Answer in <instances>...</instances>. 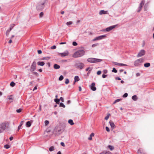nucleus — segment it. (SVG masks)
<instances>
[{
  "label": "nucleus",
  "instance_id": "1",
  "mask_svg": "<svg viewBox=\"0 0 154 154\" xmlns=\"http://www.w3.org/2000/svg\"><path fill=\"white\" fill-rule=\"evenodd\" d=\"M85 53L84 51L82 50H79L75 52L72 55V57L75 58L81 57L83 56Z\"/></svg>",
  "mask_w": 154,
  "mask_h": 154
},
{
  "label": "nucleus",
  "instance_id": "2",
  "mask_svg": "<svg viewBox=\"0 0 154 154\" xmlns=\"http://www.w3.org/2000/svg\"><path fill=\"white\" fill-rule=\"evenodd\" d=\"M88 62L91 63H96L101 62L102 61L101 59L93 58H89L87 59Z\"/></svg>",
  "mask_w": 154,
  "mask_h": 154
},
{
  "label": "nucleus",
  "instance_id": "3",
  "mask_svg": "<svg viewBox=\"0 0 154 154\" xmlns=\"http://www.w3.org/2000/svg\"><path fill=\"white\" fill-rule=\"evenodd\" d=\"M143 59L142 58L136 60L134 63V65L136 66H138L143 62Z\"/></svg>",
  "mask_w": 154,
  "mask_h": 154
},
{
  "label": "nucleus",
  "instance_id": "4",
  "mask_svg": "<svg viewBox=\"0 0 154 154\" xmlns=\"http://www.w3.org/2000/svg\"><path fill=\"white\" fill-rule=\"evenodd\" d=\"M6 128V125L5 123L0 124V133L3 132Z\"/></svg>",
  "mask_w": 154,
  "mask_h": 154
},
{
  "label": "nucleus",
  "instance_id": "5",
  "mask_svg": "<svg viewBox=\"0 0 154 154\" xmlns=\"http://www.w3.org/2000/svg\"><path fill=\"white\" fill-rule=\"evenodd\" d=\"M106 35H100L96 37L94 39H93V41H95L97 40H100L103 38H106Z\"/></svg>",
  "mask_w": 154,
  "mask_h": 154
},
{
  "label": "nucleus",
  "instance_id": "6",
  "mask_svg": "<svg viewBox=\"0 0 154 154\" xmlns=\"http://www.w3.org/2000/svg\"><path fill=\"white\" fill-rule=\"evenodd\" d=\"M76 66L77 68L81 69L84 68L85 65L84 63H80L76 64Z\"/></svg>",
  "mask_w": 154,
  "mask_h": 154
},
{
  "label": "nucleus",
  "instance_id": "7",
  "mask_svg": "<svg viewBox=\"0 0 154 154\" xmlns=\"http://www.w3.org/2000/svg\"><path fill=\"white\" fill-rule=\"evenodd\" d=\"M36 63L34 61L31 66V71L32 72L34 71L36 69Z\"/></svg>",
  "mask_w": 154,
  "mask_h": 154
},
{
  "label": "nucleus",
  "instance_id": "8",
  "mask_svg": "<svg viewBox=\"0 0 154 154\" xmlns=\"http://www.w3.org/2000/svg\"><path fill=\"white\" fill-rule=\"evenodd\" d=\"M145 54V51L144 50H142L139 52L138 54L137 55V57H141L144 55Z\"/></svg>",
  "mask_w": 154,
  "mask_h": 154
},
{
  "label": "nucleus",
  "instance_id": "9",
  "mask_svg": "<svg viewBox=\"0 0 154 154\" xmlns=\"http://www.w3.org/2000/svg\"><path fill=\"white\" fill-rule=\"evenodd\" d=\"M116 26V25L110 26L105 29V31L106 32H109L111 30L114 28Z\"/></svg>",
  "mask_w": 154,
  "mask_h": 154
},
{
  "label": "nucleus",
  "instance_id": "10",
  "mask_svg": "<svg viewBox=\"0 0 154 154\" xmlns=\"http://www.w3.org/2000/svg\"><path fill=\"white\" fill-rule=\"evenodd\" d=\"M95 83L94 82L92 83L90 87L91 89L93 91H95L96 90V88L95 87Z\"/></svg>",
  "mask_w": 154,
  "mask_h": 154
},
{
  "label": "nucleus",
  "instance_id": "11",
  "mask_svg": "<svg viewBox=\"0 0 154 154\" xmlns=\"http://www.w3.org/2000/svg\"><path fill=\"white\" fill-rule=\"evenodd\" d=\"M60 54L61 57H64L67 56L68 55L69 53L68 51H67L65 52L60 53Z\"/></svg>",
  "mask_w": 154,
  "mask_h": 154
},
{
  "label": "nucleus",
  "instance_id": "12",
  "mask_svg": "<svg viewBox=\"0 0 154 154\" xmlns=\"http://www.w3.org/2000/svg\"><path fill=\"white\" fill-rule=\"evenodd\" d=\"M100 154H113L112 153L109 151L107 150H104Z\"/></svg>",
  "mask_w": 154,
  "mask_h": 154
},
{
  "label": "nucleus",
  "instance_id": "13",
  "mask_svg": "<svg viewBox=\"0 0 154 154\" xmlns=\"http://www.w3.org/2000/svg\"><path fill=\"white\" fill-rule=\"evenodd\" d=\"M109 123L110 124V125L111 127L112 128L114 129L115 127V125L114 123V122L112 121H110L109 122Z\"/></svg>",
  "mask_w": 154,
  "mask_h": 154
},
{
  "label": "nucleus",
  "instance_id": "14",
  "mask_svg": "<svg viewBox=\"0 0 154 154\" xmlns=\"http://www.w3.org/2000/svg\"><path fill=\"white\" fill-rule=\"evenodd\" d=\"M12 27H10L9 29L6 32V35L7 36H8L9 35L10 32L11 30Z\"/></svg>",
  "mask_w": 154,
  "mask_h": 154
},
{
  "label": "nucleus",
  "instance_id": "15",
  "mask_svg": "<svg viewBox=\"0 0 154 154\" xmlns=\"http://www.w3.org/2000/svg\"><path fill=\"white\" fill-rule=\"evenodd\" d=\"M107 11L102 10L100 11L99 14L100 15H102V14H107Z\"/></svg>",
  "mask_w": 154,
  "mask_h": 154
},
{
  "label": "nucleus",
  "instance_id": "16",
  "mask_svg": "<svg viewBox=\"0 0 154 154\" xmlns=\"http://www.w3.org/2000/svg\"><path fill=\"white\" fill-rule=\"evenodd\" d=\"M13 99L11 97H9L7 99V102L8 103H11L13 101Z\"/></svg>",
  "mask_w": 154,
  "mask_h": 154
},
{
  "label": "nucleus",
  "instance_id": "17",
  "mask_svg": "<svg viewBox=\"0 0 154 154\" xmlns=\"http://www.w3.org/2000/svg\"><path fill=\"white\" fill-rule=\"evenodd\" d=\"M74 84L75 83V82H76L78 81L79 80V78L78 76H76L74 77Z\"/></svg>",
  "mask_w": 154,
  "mask_h": 154
},
{
  "label": "nucleus",
  "instance_id": "18",
  "mask_svg": "<svg viewBox=\"0 0 154 154\" xmlns=\"http://www.w3.org/2000/svg\"><path fill=\"white\" fill-rule=\"evenodd\" d=\"M37 64L38 65L41 66H43L45 64V63L43 62H38L37 63Z\"/></svg>",
  "mask_w": 154,
  "mask_h": 154
},
{
  "label": "nucleus",
  "instance_id": "19",
  "mask_svg": "<svg viewBox=\"0 0 154 154\" xmlns=\"http://www.w3.org/2000/svg\"><path fill=\"white\" fill-rule=\"evenodd\" d=\"M94 134L93 133H92L90 135L89 137L88 138V139L89 140H91L92 139V137L94 136Z\"/></svg>",
  "mask_w": 154,
  "mask_h": 154
},
{
  "label": "nucleus",
  "instance_id": "20",
  "mask_svg": "<svg viewBox=\"0 0 154 154\" xmlns=\"http://www.w3.org/2000/svg\"><path fill=\"white\" fill-rule=\"evenodd\" d=\"M31 125V123L29 121H28L26 122V126L27 127H30Z\"/></svg>",
  "mask_w": 154,
  "mask_h": 154
},
{
  "label": "nucleus",
  "instance_id": "21",
  "mask_svg": "<svg viewBox=\"0 0 154 154\" xmlns=\"http://www.w3.org/2000/svg\"><path fill=\"white\" fill-rule=\"evenodd\" d=\"M54 67L55 69H57L60 68V66L57 64H55L54 66Z\"/></svg>",
  "mask_w": 154,
  "mask_h": 154
},
{
  "label": "nucleus",
  "instance_id": "22",
  "mask_svg": "<svg viewBox=\"0 0 154 154\" xmlns=\"http://www.w3.org/2000/svg\"><path fill=\"white\" fill-rule=\"evenodd\" d=\"M108 147L111 151H112L114 149V147L112 146L109 145Z\"/></svg>",
  "mask_w": 154,
  "mask_h": 154
},
{
  "label": "nucleus",
  "instance_id": "23",
  "mask_svg": "<svg viewBox=\"0 0 154 154\" xmlns=\"http://www.w3.org/2000/svg\"><path fill=\"white\" fill-rule=\"evenodd\" d=\"M150 63H146L144 64V66L146 67H149L150 66Z\"/></svg>",
  "mask_w": 154,
  "mask_h": 154
},
{
  "label": "nucleus",
  "instance_id": "24",
  "mask_svg": "<svg viewBox=\"0 0 154 154\" xmlns=\"http://www.w3.org/2000/svg\"><path fill=\"white\" fill-rule=\"evenodd\" d=\"M92 69V68L89 67L86 68L85 69V70H86V71H87L89 70L88 73H89L90 72V71H91Z\"/></svg>",
  "mask_w": 154,
  "mask_h": 154
},
{
  "label": "nucleus",
  "instance_id": "25",
  "mask_svg": "<svg viewBox=\"0 0 154 154\" xmlns=\"http://www.w3.org/2000/svg\"><path fill=\"white\" fill-rule=\"evenodd\" d=\"M69 123L71 125H72L74 124V123L73 122V121L72 119H69L68 121Z\"/></svg>",
  "mask_w": 154,
  "mask_h": 154
},
{
  "label": "nucleus",
  "instance_id": "26",
  "mask_svg": "<svg viewBox=\"0 0 154 154\" xmlns=\"http://www.w3.org/2000/svg\"><path fill=\"white\" fill-rule=\"evenodd\" d=\"M144 2H145L144 0L142 1L140 4V6L142 7L144 5Z\"/></svg>",
  "mask_w": 154,
  "mask_h": 154
},
{
  "label": "nucleus",
  "instance_id": "27",
  "mask_svg": "<svg viewBox=\"0 0 154 154\" xmlns=\"http://www.w3.org/2000/svg\"><path fill=\"white\" fill-rule=\"evenodd\" d=\"M122 100V99H117L114 102H113V104H115L116 103H117V102H118L119 101H121Z\"/></svg>",
  "mask_w": 154,
  "mask_h": 154
},
{
  "label": "nucleus",
  "instance_id": "28",
  "mask_svg": "<svg viewBox=\"0 0 154 154\" xmlns=\"http://www.w3.org/2000/svg\"><path fill=\"white\" fill-rule=\"evenodd\" d=\"M110 115V114L109 113L108 114L107 116L105 117V119H106V120H107L109 119Z\"/></svg>",
  "mask_w": 154,
  "mask_h": 154
},
{
  "label": "nucleus",
  "instance_id": "29",
  "mask_svg": "<svg viewBox=\"0 0 154 154\" xmlns=\"http://www.w3.org/2000/svg\"><path fill=\"white\" fill-rule=\"evenodd\" d=\"M60 100L58 99H54V101L57 104H59Z\"/></svg>",
  "mask_w": 154,
  "mask_h": 154
},
{
  "label": "nucleus",
  "instance_id": "30",
  "mask_svg": "<svg viewBox=\"0 0 154 154\" xmlns=\"http://www.w3.org/2000/svg\"><path fill=\"white\" fill-rule=\"evenodd\" d=\"M10 85L12 87L14 86L15 85V83L13 82H12L10 83Z\"/></svg>",
  "mask_w": 154,
  "mask_h": 154
},
{
  "label": "nucleus",
  "instance_id": "31",
  "mask_svg": "<svg viewBox=\"0 0 154 154\" xmlns=\"http://www.w3.org/2000/svg\"><path fill=\"white\" fill-rule=\"evenodd\" d=\"M4 147L6 149H8L10 147V146L8 145H4Z\"/></svg>",
  "mask_w": 154,
  "mask_h": 154
},
{
  "label": "nucleus",
  "instance_id": "32",
  "mask_svg": "<svg viewBox=\"0 0 154 154\" xmlns=\"http://www.w3.org/2000/svg\"><path fill=\"white\" fill-rule=\"evenodd\" d=\"M63 79V76L61 75L60 76L59 78V80L60 81H62Z\"/></svg>",
  "mask_w": 154,
  "mask_h": 154
},
{
  "label": "nucleus",
  "instance_id": "33",
  "mask_svg": "<svg viewBox=\"0 0 154 154\" xmlns=\"http://www.w3.org/2000/svg\"><path fill=\"white\" fill-rule=\"evenodd\" d=\"M60 106L61 107H62L63 108H65V105L62 103H61L60 104Z\"/></svg>",
  "mask_w": 154,
  "mask_h": 154
},
{
  "label": "nucleus",
  "instance_id": "34",
  "mask_svg": "<svg viewBox=\"0 0 154 154\" xmlns=\"http://www.w3.org/2000/svg\"><path fill=\"white\" fill-rule=\"evenodd\" d=\"M54 149V147L53 146H51L49 149V150L50 151H52Z\"/></svg>",
  "mask_w": 154,
  "mask_h": 154
},
{
  "label": "nucleus",
  "instance_id": "35",
  "mask_svg": "<svg viewBox=\"0 0 154 154\" xmlns=\"http://www.w3.org/2000/svg\"><path fill=\"white\" fill-rule=\"evenodd\" d=\"M45 126H47L48 125L49 123V121L48 120H45Z\"/></svg>",
  "mask_w": 154,
  "mask_h": 154
},
{
  "label": "nucleus",
  "instance_id": "36",
  "mask_svg": "<svg viewBox=\"0 0 154 154\" xmlns=\"http://www.w3.org/2000/svg\"><path fill=\"white\" fill-rule=\"evenodd\" d=\"M72 21L68 22L66 23V25H69L72 24Z\"/></svg>",
  "mask_w": 154,
  "mask_h": 154
},
{
  "label": "nucleus",
  "instance_id": "37",
  "mask_svg": "<svg viewBox=\"0 0 154 154\" xmlns=\"http://www.w3.org/2000/svg\"><path fill=\"white\" fill-rule=\"evenodd\" d=\"M143 151V149H140L138 150V152L140 153H142Z\"/></svg>",
  "mask_w": 154,
  "mask_h": 154
},
{
  "label": "nucleus",
  "instance_id": "38",
  "mask_svg": "<svg viewBox=\"0 0 154 154\" xmlns=\"http://www.w3.org/2000/svg\"><path fill=\"white\" fill-rule=\"evenodd\" d=\"M132 99L134 101H136L137 99V97H132Z\"/></svg>",
  "mask_w": 154,
  "mask_h": 154
},
{
  "label": "nucleus",
  "instance_id": "39",
  "mask_svg": "<svg viewBox=\"0 0 154 154\" xmlns=\"http://www.w3.org/2000/svg\"><path fill=\"white\" fill-rule=\"evenodd\" d=\"M22 110V109H17L16 110V111L18 113H20L21 112Z\"/></svg>",
  "mask_w": 154,
  "mask_h": 154
},
{
  "label": "nucleus",
  "instance_id": "40",
  "mask_svg": "<svg viewBox=\"0 0 154 154\" xmlns=\"http://www.w3.org/2000/svg\"><path fill=\"white\" fill-rule=\"evenodd\" d=\"M112 72L115 73H116L117 72V70L115 68H113L112 70Z\"/></svg>",
  "mask_w": 154,
  "mask_h": 154
},
{
  "label": "nucleus",
  "instance_id": "41",
  "mask_svg": "<svg viewBox=\"0 0 154 154\" xmlns=\"http://www.w3.org/2000/svg\"><path fill=\"white\" fill-rule=\"evenodd\" d=\"M69 81L68 79H66L65 81V84H67L69 83Z\"/></svg>",
  "mask_w": 154,
  "mask_h": 154
},
{
  "label": "nucleus",
  "instance_id": "42",
  "mask_svg": "<svg viewBox=\"0 0 154 154\" xmlns=\"http://www.w3.org/2000/svg\"><path fill=\"white\" fill-rule=\"evenodd\" d=\"M72 45L74 46H75L77 45V43L75 42H72Z\"/></svg>",
  "mask_w": 154,
  "mask_h": 154
},
{
  "label": "nucleus",
  "instance_id": "43",
  "mask_svg": "<svg viewBox=\"0 0 154 154\" xmlns=\"http://www.w3.org/2000/svg\"><path fill=\"white\" fill-rule=\"evenodd\" d=\"M142 8V7L139 6V8H138V10L137 11V12H140V11L141 10Z\"/></svg>",
  "mask_w": 154,
  "mask_h": 154
},
{
  "label": "nucleus",
  "instance_id": "44",
  "mask_svg": "<svg viewBox=\"0 0 154 154\" xmlns=\"http://www.w3.org/2000/svg\"><path fill=\"white\" fill-rule=\"evenodd\" d=\"M44 15V13L43 12L40 13L39 14V16L40 17H42Z\"/></svg>",
  "mask_w": 154,
  "mask_h": 154
},
{
  "label": "nucleus",
  "instance_id": "45",
  "mask_svg": "<svg viewBox=\"0 0 154 154\" xmlns=\"http://www.w3.org/2000/svg\"><path fill=\"white\" fill-rule=\"evenodd\" d=\"M106 131L107 132H109L110 131L109 129V128L108 127H106Z\"/></svg>",
  "mask_w": 154,
  "mask_h": 154
},
{
  "label": "nucleus",
  "instance_id": "46",
  "mask_svg": "<svg viewBox=\"0 0 154 154\" xmlns=\"http://www.w3.org/2000/svg\"><path fill=\"white\" fill-rule=\"evenodd\" d=\"M56 46L55 45L51 47V48L52 49H55L56 48Z\"/></svg>",
  "mask_w": 154,
  "mask_h": 154
},
{
  "label": "nucleus",
  "instance_id": "47",
  "mask_svg": "<svg viewBox=\"0 0 154 154\" xmlns=\"http://www.w3.org/2000/svg\"><path fill=\"white\" fill-rule=\"evenodd\" d=\"M98 45V44H95L92 45V46L93 47H94L97 46Z\"/></svg>",
  "mask_w": 154,
  "mask_h": 154
},
{
  "label": "nucleus",
  "instance_id": "48",
  "mask_svg": "<svg viewBox=\"0 0 154 154\" xmlns=\"http://www.w3.org/2000/svg\"><path fill=\"white\" fill-rule=\"evenodd\" d=\"M101 72L100 71H98L97 72V74L98 75H100L101 74Z\"/></svg>",
  "mask_w": 154,
  "mask_h": 154
},
{
  "label": "nucleus",
  "instance_id": "49",
  "mask_svg": "<svg viewBox=\"0 0 154 154\" xmlns=\"http://www.w3.org/2000/svg\"><path fill=\"white\" fill-rule=\"evenodd\" d=\"M114 63L116 65L120 66V63L117 62H114Z\"/></svg>",
  "mask_w": 154,
  "mask_h": 154
},
{
  "label": "nucleus",
  "instance_id": "50",
  "mask_svg": "<svg viewBox=\"0 0 154 154\" xmlns=\"http://www.w3.org/2000/svg\"><path fill=\"white\" fill-rule=\"evenodd\" d=\"M38 54H40L42 53V51L41 50H39L38 51Z\"/></svg>",
  "mask_w": 154,
  "mask_h": 154
},
{
  "label": "nucleus",
  "instance_id": "51",
  "mask_svg": "<svg viewBox=\"0 0 154 154\" xmlns=\"http://www.w3.org/2000/svg\"><path fill=\"white\" fill-rule=\"evenodd\" d=\"M41 105H40L39 106V108L38 109V112H40L41 111L42 109H41Z\"/></svg>",
  "mask_w": 154,
  "mask_h": 154
},
{
  "label": "nucleus",
  "instance_id": "52",
  "mask_svg": "<svg viewBox=\"0 0 154 154\" xmlns=\"http://www.w3.org/2000/svg\"><path fill=\"white\" fill-rule=\"evenodd\" d=\"M61 145L63 146H65V144L63 142H61L60 143Z\"/></svg>",
  "mask_w": 154,
  "mask_h": 154
},
{
  "label": "nucleus",
  "instance_id": "53",
  "mask_svg": "<svg viewBox=\"0 0 154 154\" xmlns=\"http://www.w3.org/2000/svg\"><path fill=\"white\" fill-rule=\"evenodd\" d=\"M106 76H107V75H106L103 74L102 75V77L103 78H105L106 77Z\"/></svg>",
  "mask_w": 154,
  "mask_h": 154
},
{
  "label": "nucleus",
  "instance_id": "54",
  "mask_svg": "<svg viewBox=\"0 0 154 154\" xmlns=\"http://www.w3.org/2000/svg\"><path fill=\"white\" fill-rule=\"evenodd\" d=\"M24 122V121H22L20 123V126H22Z\"/></svg>",
  "mask_w": 154,
  "mask_h": 154
},
{
  "label": "nucleus",
  "instance_id": "55",
  "mask_svg": "<svg viewBox=\"0 0 154 154\" xmlns=\"http://www.w3.org/2000/svg\"><path fill=\"white\" fill-rule=\"evenodd\" d=\"M120 66H127V65L123 63H120Z\"/></svg>",
  "mask_w": 154,
  "mask_h": 154
},
{
  "label": "nucleus",
  "instance_id": "56",
  "mask_svg": "<svg viewBox=\"0 0 154 154\" xmlns=\"http://www.w3.org/2000/svg\"><path fill=\"white\" fill-rule=\"evenodd\" d=\"M59 100H61V101L62 102H63V99L62 98V97H61L60 98Z\"/></svg>",
  "mask_w": 154,
  "mask_h": 154
},
{
  "label": "nucleus",
  "instance_id": "57",
  "mask_svg": "<svg viewBox=\"0 0 154 154\" xmlns=\"http://www.w3.org/2000/svg\"><path fill=\"white\" fill-rule=\"evenodd\" d=\"M128 94L127 93H125L122 96H128Z\"/></svg>",
  "mask_w": 154,
  "mask_h": 154
},
{
  "label": "nucleus",
  "instance_id": "58",
  "mask_svg": "<svg viewBox=\"0 0 154 154\" xmlns=\"http://www.w3.org/2000/svg\"><path fill=\"white\" fill-rule=\"evenodd\" d=\"M116 80H121V79L120 78L118 77H116Z\"/></svg>",
  "mask_w": 154,
  "mask_h": 154
},
{
  "label": "nucleus",
  "instance_id": "59",
  "mask_svg": "<svg viewBox=\"0 0 154 154\" xmlns=\"http://www.w3.org/2000/svg\"><path fill=\"white\" fill-rule=\"evenodd\" d=\"M103 72L105 73H106L107 72V71L106 70H104Z\"/></svg>",
  "mask_w": 154,
  "mask_h": 154
},
{
  "label": "nucleus",
  "instance_id": "60",
  "mask_svg": "<svg viewBox=\"0 0 154 154\" xmlns=\"http://www.w3.org/2000/svg\"><path fill=\"white\" fill-rule=\"evenodd\" d=\"M136 75L137 76H138L140 75V74L139 73H137L136 74Z\"/></svg>",
  "mask_w": 154,
  "mask_h": 154
},
{
  "label": "nucleus",
  "instance_id": "61",
  "mask_svg": "<svg viewBox=\"0 0 154 154\" xmlns=\"http://www.w3.org/2000/svg\"><path fill=\"white\" fill-rule=\"evenodd\" d=\"M14 24H12L11 25L10 27H12V28H13V27H14Z\"/></svg>",
  "mask_w": 154,
  "mask_h": 154
},
{
  "label": "nucleus",
  "instance_id": "62",
  "mask_svg": "<svg viewBox=\"0 0 154 154\" xmlns=\"http://www.w3.org/2000/svg\"><path fill=\"white\" fill-rule=\"evenodd\" d=\"M79 91H81L82 90V88H81V87L79 86Z\"/></svg>",
  "mask_w": 154,
  "mask_h": 154
},
{
  "label": "nucleus",
  "instance_id": "63",
  "mask_svg": "<svg viewBox=\"0 0 154 154\" xmlns=\"http://www.w3.org/2000/svg\"><path fill=\"white\" fill-rule=\"evenodd\" d=\"M21 126H20V125L18 126V130H19L20 129Z\"/></svg>",
  "mask_w": 154,
  "mask_h": 154
},
{
  "label": "nucleus",
  "instance_id": "64",
  "mask_svg": "<svg viewBox=\"0 0 154 154\" xmlns=\"http://www.w3.org/2000/svg\"><path fill=\"white\" fill-rule=\"evenodd\" d=\"M13 137H11L10 138V140H12L13 139Z\"/></svg>",
  "mask_w": 154,
  "mask_h": 154
}]
</instances>
